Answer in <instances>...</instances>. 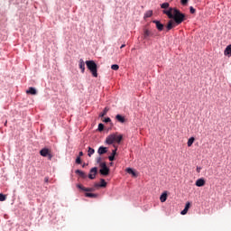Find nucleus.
<instances>
[{"label": "nucleus", "mask_w": 231, "mask_h": 231, "mask_svg": "<svg viewBox=\"0 0 231 231\" xmlns=\"http://www.w3.org/2000/svg\"><path fill=\"white\" fill-rule=\"evenodd\" d=\"M184 208H186V210H189V208H190V202H187Z\"/></svg>", "instance_id": "nucleus-38"}, {"label": "nucleus", "mask_w": 231, "mask_h": 231, "mask_svg": "<svg viewBox=\"0 0 231 231\" xmlns=\"http://www.w3.org/2000/svg\"><path fill=\"white\" fill-rule=\"evenodd\" d=\"M189 12H190V14H196V10L192 6L189 7Z\"/></svg>", "instance_id": "nucleus-36"}, {"label": "nucleus", "mask_w": 231, "mask_h": 231, "mask_svg": "<svg viewBox=\"0 0 231 231\" xmlns=\"http://www.w3.org/2000/svg\"><path fill=\"white\" fill-rule=\"evenodd\" d=\"M98 131H100V132H102V131H104V124H102V123H100L99 125H98Z\"/></svg>", "instance_id": "nucleus-31"}, {"label": "nucleus", "mask_w": 231, "mask_h": 231, "mask_svg": "<svg viewBox=\"0 0 231 231\" xmlns=\"http://www.w3.org/2000/svg\"><path fill=\"white\" fill-rule=\"evenodd\" d=\"M85 64L87 65L88 69H89L93 77H98L97 66L94 60H87Z\"/></svg>", "instance_id": "nucleus-3"}, {"label": "nucleus", "mask_w": 231, "mask_h": 231, "mask_svg": "<svg viewBox=\"0 0 231 231\" xmlns=\"http://www.w3.org/2000/svg\"><path fill=\"white\" fill-rule=\"evenodd\" d=\"M76 163H78V165H80L82 163V160L80 159V157H77Z\"/></svg>", "instance_id": "nucleus-33"}, {"label": "nucleus", "mask_w": 231, "mask_h": 231, "mask_svg": "<svg viewBox=\"0 0 231 231\" xmlns=\"http://www.w3.org/2000/svg\"><path fill=\"white\" fill-rule=\"evenodd\" d=\"M85 196L86 198H92V199H95V198H98V195L97 194H95V193H85Z\"/></svg>", "instance_id": "nucleus-19"}, {"label": "nucleus", "mask_w": 231, "mask_h": 231, "mask_svg": "<svg viewBox=\"0 0 231 231\" xmlns=\"http://www.w3.org/2000/svg\"><path fill=\"white\" fill-rule=\"evenodd\" d=\"M189 212V209H186L184 208V209L180 212L181 216H185V214H187Z\"/></svg>", "instance_id": "nucleus-35"}, {"label": "nucleus", "mask_w": 231, "mask_h": 231, "mask_svg": "<svg viewBox=\"0 0 231 231\" xmlns=\"http://www.w3.org/2000/svg\"><path fill=\"white\" fill-rule=\"evenodd\" d=\"M99 185H100V187H102V188H106V187H107V182H106V180L101 179Z\"/></svg>", "instance_id": "nucleus-25"}, {"label": "nucleus", "mask_w": 231, "mask_h": 231, "mask_svg": "<svg viewBox=\"0 0 231 231\" xmlns=\"http://www.w3.org/2000/svg\"><path fill=\"white\" fill-rule=\"evenodd\" d=\"M99 172L102 176H109V168H103L99 170Z\"/></svg>", "instance_id": "nucleus-12"}, {"label": "nucleus", "mask_w": 231, "mask_h": 231, "mask_svg": "<svg viewBox=\"0 0 231 231\" xmlns=\"http://www.w3.org/2000/svg\"><path fill=\"white\" fill-rule=\"evenodd\" d=\"M79 69H81V73H84L86 71V62H84V60H79Z\"/></svg>", "instance_id": "nucleus-11"}, {"label": "nucleus", "mask_w": 231, "mask_h": 231, "mask_svg": "<svg viewBox=\"0 0 231 231\" xmlns=\"http://www.w3.org/2000/svg\"><path fill=\"white\" fill-rule=\"evenodd\" d=\"M93 154H95V149L88 147V156L91 157Z\"/></svg>", "instance_id": "nucleus-23"}, {"label": "nucleus", "mask_w": 231, "mask_h": 231, "mask_svg": "<svg viewBox=\"0 0 231 231\" xmlns=\"http://www.w3.org/2000/svg\"><path fill=\"white\" fill-rule=\"evenodd\" d=\"M49 181H50V178L45 177V178H44V182H45V183H48Z\"/></svg>", "instance_id": "nucleus-40"}, {"label": "nucleus", "mask_w": 231, "mask_h": 231, "mask_svg": "<svg viewBox=\"0 0 231 231\" xmlns=\"http://www.w3.org/2000/svg\"><path fill=\"white\" fill-rule=\"evenodd\" d=\"M149 17H152V10H149L144 14V19H147Z\"/></svg>", "instance_id": "nucleus-21"}, {"label": "nucleus", "mask_w": 231, "mask_h": 231, "mask_svg": "<svg viewBox=\"0 0 231 231\" xmlns=\"http://www.w3.org/2000/svg\"><path fill=\"white\" fill-rule=\"evenodd\" d=\"M109 111L108 107H105V109L103 110V112L99 115V116L104 117L106 116V115H107V112Z\"/></svg>", "instance_id": "nucleus-24"}, {"label": "nucleus", "mask_w": 231, "mask_h": 231, "mask_svg": "<svg viewBox=\"0 0 231 231\" xmlns=\"http://www.w3.org/2000/svg\"><path fill=\"white\" fill-rule=\"evenodd\" d=\"M152 32H151V31L145 29L144 32H143V37L144 39H147V37H152Z\"/></svg>", "instance_id": "nucleus-17"}, {"label": "nucleus", "mask_w": 231, "mask_h": 231, "mask_svg": "<svg viewBox=\"0 0 231 231\" xmlns=\"http://www.w3.org/2000/svg\"><path fill=\"white\" fill-rule=\"evenodd\" d=\"M41 156L43 158H48V160L51 161L53 158V153L51 152V149L43 148L40 151Z\"/></svg>", "instance_id": "nucleus-4"}, {"label": "nucleus", "mask_w": 231, "mask_h": 231, "mask_svg": "<svg viewBox=\"0 0 231 231\" xmlns=\"http://www.w3.org/2000/svg\"><path fill=\"white\" fill-rule=\"evenodd\" d=\"M224 54L227 57H231V44L225 49Z\"/></svg>", "instance_id": "nucleus-15"}, {"label": "nucleus", "mask_w": 231, "mask_h": 231, "mask_svg": "<svg viewBox=\"0 0 231 231\" xmlns=\"http://www.w3.org/2000/svg\"><path fill=\"white\" fill-rule=\"evenodd\" d=\"M27 95H37V89L35 88L30 87L28 90H26Z\"/></svg>", "instance_id": "nucleus-14"}, {"label": "nucleus", "mask_w": 231, "mask_h": 231, "mask_svg": "<svg viewBox=\"0 0 231 231\" xmlns=\"http://www.w3.org/2000/svg\"><path fill=\"white\" fill-rule=\"evenodd\" d=\"M115 147V150L112 151V156H116V151L118 150V148L114 144L113 145Z\"/></svg>", "instance_id": "nucleus-30"}, {"label": "nucleus", "mask_w": 231, "mask_h": 231, "mask_svg": "<svg viewBox=\"0 0 231 231\" xmlns=\"http://www.w3.org/2000/svg\"><path fill=\"white\" fill-rule=\"evenodd\" d=\"M79 156H84V152H79Z\"/></svg>", "instance_id": "nucleus-43"}, {"label": "nucleus", "mask_w": 231, "mask_h": 231, "mask_svg": "<svg viewBox=\"0 0 231 231\" xmlns=\"http://www.w3.org/2000/svg\"><path fill=\"white\" fill-rule=\"evenodd\" d=\"M116 120H117V122H119V124H125V116L118 114L116 116Z\"/></svg>", "instance_id": "nucleus-8"}, {"label": "nucleus", "mask_w": 231, "mask_h": 231, "mask_svg": "<svg viewBox=\"0 0 231 231\" xmlns=\"http://www.w3.org/2000/svg\"><path fill=\"white\" fill-rule=\"evenodd\" d=\"M76 174H79L80 176V178H83V179L88 178V175L86 174V172H84L80 170H77Z\"/></svg>", "instance_id": "nucleus-16"}, {"label": "nucleus", "mask_w": 231, "mask_h": 231, "mask_svg": "<svg viewBox=\"0 0 231 231\" xmlns=\"http://www.w3.org/2000/svg\"><path fill=\"white\" fill-rule=\"evenodd\" d=\"M197 172H201V168L200 167H197Z\"/></svg>", "instance_id": "nucleus-42"}, {"label": "nucleus", "mask_w": 231, "mask_h": 231, "mask_svg": "<svg viewBox=\"0 0 231 231\" xmlns=\"http://www.w3.org/2000/svg\"><path fill=\"white\" fill-rule=\"evenodd\" d=\"M152 23L156 25L159 32H163L164 25L160 21L153 20Z\"/></svg>", "instance_id": "nucleus-7"}, {"label": "nucleus", "mask_w": 231, "mask_h": 231, "mask_svg": "<svg viewBox=\"0 0 231 231\" xmlns=\"http://www.w3.org/2000/svg\"><path fill=\"white\" fill-rule=\"evenodd\" d=\"M195 185L197 187H205V179H198Z\"/></svg>", "instance_id": "nucleus-13"}, {"label": "nucleus", "mask_w": 231, "mask_h": 231, "mask_svg": "<svg viewBox=\"0 0 231 231\" xmlns=\"http://www.w3.org/2000/svg\"><path fill=\"white\" fill-rule=\"evenodd\" d=\"M104 122H105L106 124H107V123L111 122V118L106 117V118H105Z\"/></svg>", "instance_id": "nucleus-39"}, {"label": "nucleus", "mask_w": 231, "mask_h": 231, "mask_svg": "<svg viewBox=\"0 0 231 231\" xmlns=\"http://www.w3.org/2000/svg\"><path fill=\"white\" fill-rule=\"evenodd\" d=\"M180 4L182 6H187V5H189V0H180Z\"/></svg>", "instance_id": "nucleus-28"}, {"label": "nucleus", "mask_w": 231, "mask_h": 231, "mask_svg": "<svg viewBox=\"0 0 231 231\" xmlns=\"http://www.w3.org/2000/svg\"><path fill=\"white\" fill-rule=\"evenodd\" d=\"M96 162H97V163H98L100 165V163H102V157H97L96 159Z\"/></svg>", "instance_id": "nucleus-34"}, {"label": "nucleus", "mask_w": 231, "mask_h": 231, "mask_svg": "<svg viewBox=\"0 0 231 231\" xmlns=\"http://www.w3.org/2000/svg\"><path fill=\"white\" fill-rule=\"evenodd\" d=\"M99 167H101V169H106V168H107V164L106 162H101L99 164Z\"/></svg>", "instance_id": "nucleus-32"}, {"label": "nucleus", "mask_w": 231, "mask_h": 231, "mask_svg": "<svg viewBox=\"0 0 231 231\" xmlns=\"http://www.w3.org/2000/svg\"><path fill=\"white\" fill-rule=\"evenodd\" d=\"M163 14L168 15L169 19H173L177 25L181 24L183 21L187 20V15H185L183 13H180V11L177 8L171 7L169 10H164Z\"/></svg>", "instance_id": "nucleus-1"}, {"label": "nucleus", "mask_w": 231, "mask_h": 231, "mask_svg": "<svg viewBox=\"0 0 231 231\" xmlns=\"http://www.w3.org/2000/svg\"><path fill=\"white\" fill-rule=\"evenodd\" d=\"M107 152V147L100 146L97 150V154L102 156V154H106Z\"/></svg>", "instance_id": "nucleus-9"}, {"label": "nucleus", "mask_w": 231, "mask_h": 231, "mask_svg": "<svg viewBox=\"0 0 231 231\" xmlns=\"http://www.w3.org/2000/svg\"><path fill=\"white\" fill-rule=\"evenodd\" d=\"M97 167L92 168L88 174L89 180H95V178H97Z\"/></svg>", "instance_id": "nucleus-6"}, {"label": "nucleus", "mask_w": 231, "mask_h": 231, "mask_svg": "<svg viewBox=\"0 0 231 231\" xmlns=\"http://www.w3.org/2000/svg\"><path fill=\"white\" fill-rule=\"evenodd\" d=\"M169 3H163V4H162V5H161V8H163V9H167V8H169Z\"/></svg>", "instance_id": "nucleus-29"}, {"label": "nucleus", "mask_w": 231, "mask_h": 231, "mask_svg": "<svg viewBox=\"0 0 231 231\" xmlns=\"http://www.w3.org/2000/svg\"><path fill=\"white\" fill-rule=\"evenodd\" d=\"M111 69H114V71H118V69H120V67L116 64H114L111 66Z\"/></svg>", "instance_id": "nucleus-26"}, {"label": "nucleus", "mask_w": 231, "mask_h": 231, "mask_svg": "<svg viewBox=\"0 0 231 231\" xmlns=\"http://www.w3.org/2000/svg\"><path fill=\"white\" fill-rule=\"evenodd\" d=\"M196 139L194 137H190L189 140H188V147H192V143H194V141Z\"/></svg>", "instance_id": "nucleus-22"}, {"label": "nucleus", "mask_w": 231, "mask_h": 231, "mask_svg": "<svg viewBox=\"0 0 231 231\" xmlns=\"http://www.w3.org/2000/svg\"><path fill=\"white\" fill-rule=\"evenodd\" d=\"M124 139V135L119 134L117 135L116 134H113L108 135L106 138V143H107V145H113V143H120V142H122V140Z\"/></svg>", "instance_id": "nucleus-2"}, {"label": "nucleus", "mask_w": 231, "mask_h": 231, "mask_svg": "<svg viewBox=\"0 0 231 231\" xmlns=\"http://www.w3.org/2000/svg\"><path fill=\"white\" fill-rule=\"evenodd\" d=\"M0 201H6V195L0 193Z\"/></svg>", "instance_id": "nucleus-27"}, {"label": "nucleus", "mask_w": 231, "mask_h": 231, "mask_svg": "<svg viewBox=\"0 0 231 231\" xmlns=\"http://www.w3.org/2000/svg\"><path fill=\"white\" fill-rule=\"evenodd\" d=\"M77 188L84 192H95V188H86L82 184H78Z\"/></svg>", "instance_id": "nucleus-5"}, {"label": "nucleus", "mask_w": 231, "mask_h": 231, "mask_svg": "<svg viewBox=\"0 0 231 231\" xmlns=\"http://www.w3.org/2000/svg\"><path fill=\"white\" fill-rule=\"evenodd\" d=\"M174 26H176V22H174V21H172V20H170L169 22H168V24H167V30H168V32L170 31V30H172L173 28H174Z\"/></svg>", "instance_id": "nucleus-10"}, {"label": "nucleus", "mask_w": 231, "mask_h": 231, "mask_svg": "<svg viewBox=\"0 0 231 231\" xmlns=\"http://www.w3.org/2000/svg\"><path fill=\"white\" fill-rule=\"evenodd\" d=\"M122 48H125V44L121 45V50Z\"/></svg>", "instance_id": "nucleus-44"}, {"label": "nucleus", "mask_w": 231, "mask_h": 231, "mask_svg": "<svg viewBox=\"0 0 231 231\" xmlns=\"http://www.w3.org/2000/svg\"><path fill=\"white\" fill-rule=\"evenodd\" d=\"M94 187H95V189H98V187H100V184L96 183V184H94Z\"/></svg>", "instance_id": "nucleus-41"}, {"label": "nucleus", "mask_w": 231, "mask_h": 231, "mask_svg": "<svg viewBox=\"0 0 231 231\" xmlns=\"http://www.w3.org/2000/svg\"><path fill=\"white\" fill-rule=\"evenodd\" d=\"M126 172L128 173V174H132V176H134V178H136V172L132 169V168H127L126 169Z\"/></svg>", "instance_id": "nucleus-18"}, {"label": "nucleus", "mask_w": 231, "mask_h": 231, "mask_svg": "<svg viewBox=\"0 0 231 231\" xmlns=\"http://www.w3.org/2000/svg\"><path fill=\"white\" fill-rule=\"evenodd\" d=\"M160 199H161V202H162V203H165V201H167V193H162V194L161 195Z\"/></svg>", "instance_id": "nucleus-20"}, {"label": "nucleus", "mask_w": 231, "mask_h": 231, "mask_svg": "<svg viewBox=\"0 0 231 231\" xmlns=\"http://www.w3.org/2000/svg\"><path fill=\"white\" fill-rule=\"evenodd\" d=\"M109 162H115V155H110L108 157Z\"/></svg>", "instance_id": "nucleus-37"}]
</instances>
